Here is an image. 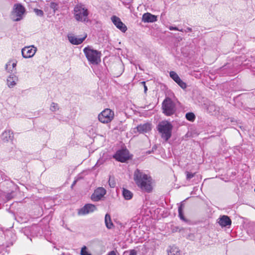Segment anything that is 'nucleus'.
I'll use <instances>...</instances> for the list:
<instances>
[{
    "mask_svg": "<svg viewBox=\"0 0 255 255\" xmlns=\"http://www.w3.org/2000/svg\"><path fill=\"white\" fill-rule=\"evenodd\" d=\"M17 61L15 60L12 59L9 60L5 66V70L8 73H12L14 70L16 66Z\"/></svg>",
    "mask_w": 255,
    "mask_h": 255,
    "instance_id": "nucleus-18",
    "label": "nucleus"
},
{
    "mask_svg": "<svg viewBox=\"0 0 255 255\" xmlns=\"http://www.w3.org/2000/svg\"><path fill=\"white\" fill-rule=\"evenodd\" d=\"M109 184L110 186L112 188L115 187L116 185V183L115 182L114 178L111 177V176L109 177Z\"/></svg>",
    "mask_w": 255,
    "mask_h": 255,
    "instance_id": "nucleus-32",
    "label": "nucleus"
},
{
    "mask_svg": "<svg viewBox=\"0 0 255 255\" xmlns=\"http://www.w3.org/2000/svg\"><path fill=\"white\" fill-rule=\"evenodd\" d=\"M218 223L221 227H225L230 226L232 221L228 216L223 215L219 218Z\"/></svg>",
    "mask_w": 255,
    "mask_h": 255,
    "instance_id": "nucleus-13",
    "label": "nucleus"
},
{
    "mask_svg": "<svg viewBox=\"0 0 255 255\" xmlns=\"http://www.w3.org/2000/svg\"><path fill=\"white\" fill-rule=\"evenodd\" d=\"M186 179L187 180H190V179H191L195 176V173H192L188 171H186Z\"/></svg>",
    "mask_w": 255,
    "mask_h": 255,
    "instance_id": "nucleus-34",
    "label": "nucleus"
},
{
    "mask_svg": "<svg viewBox=\"0 0 255 255\" xmlns=\"http://www.w3.org/2000/svg\"><path fill=\"white\" fill-rule=\"evenodd\" d=\"M178 31H181V32H183L184 31L183 29H179V30H177Z\"/></svg>",
    "mask_w": 255,
    "mask_h": 255,
    "instance_id": "nucleus-41",
    "label": "nucleus"
},
{
    "mask_svg": "<svg viewBox=\"0 0 255 255\" xmlns=\"http://www.w3.org/2000/svg\"><path fill=\"white\" fill-rule=\"evenodd\" d=\"M25 11V8L21 4H15L12 11V18L13 20L18 21L22 19Z\"/></svg>",
    "mask_w": 255,
    "mask_h": 255,
    "instance_id": "nucleus-6",
    "label": "nucleus"
},
{
    "mask_svg": "<svg viewBox=\"0 0 255 255\" xmlns=\"http://www.w3.org/2000/svg\"><path fill=\"white\" fill-rule=\"evenodd\" d=\"M178 214H179V217L183 221H185V219L184 218V216L183 215V205H181L178 207Z\"/></svg>",
    "mask_w": 255,
    "mask_h": 255,
    "instance_id": "nucleus-26",
    "label": "nucleus"
},
{
    "mask_svg": "<svg viewBox=\"0 0 255 255\" xmlns=\"http://www.w3.org/2000/svg\"><path fill=\"white\" fill-rule=\"evenodd\" d=\"M157 20V16L149 12L144 13L142 17V21L144 22H153Z\"/></svg>",
    "mask_w": 255,
    "mask_h": 255,
    "instance_id": "nucleus-14",
    "label": "nucleus"
},
{
    "mask_svg": "<svg viewBox=\"0 0 255 255\" xmlns=\"http://www.w3.org/2000/svg\"><path fill=\"white\" fill-rule=\"evenodd\" d=\"M1 138L4 141H12L14 138L13 132L10 129L5 130L2 133Z\"/></svg>",
    "mask_w": 255,
    "mask_h": 255,
    "instance_id": "nucleus-17",
    "label": "nucleus"
},
{
    "mask_svg": "<svg viewBox=\"0 0 255 255\" xmlns=\"http://www.w3.org/2000/svg\"><path fill=\"white\" fill-rule=\"evenodd\" d=\"M83 52L90 63L97 65L101 62V53L100 51L88 46L83 49Z\"/></svg>",
    "mask_w": 255,
    "mask_h": 255,
    "instance_id": "nucleus-4",
    "label": "nucleus"
},
{
    "mask_svg": "<svg viewBox=\"0 0 255 255\" xmlns=\"http://www.w3.org/2000/svg\"><path fill=\"white\" fill-rule=\"evenodd\" d=\"M74 16L77 21L86 22L88 20L89 11L85 6L81 3L76 5L73 10Z\"/></svg>",
    "mask_w": 255,
    "mask_h": 255,
    "instance_id": "nucleus-2",
    "label": "nucleus"
},
{
    "mask_svg": "<svg viewBox=\"0 0 255 255\" xmlns=\"http://www.w3.org/2000/svg\"><path fill=\"white\" fill-rule=\"evenodd\" d=\"M129 255H136V252L134 250H131Z\"/></svg>",
    "mask_w": 255,
    "mask_h": 255,
    "instance_id": "nucleus-37",
    "label": "nucleus"
},
{
    "mask_svg": "<svg viewBox=\"0 0 255 255\" xmlns=\"http://www.w3.org/2000/svg\"><path fill=\"white\" fill-rule=\"evenodd\" d=\"M163 113L166 116H169L174 114L176 111L175 103L169 98H166L162 104Z\"/></svg>",
    "mask_w": 255,
    "mask_h": 255,
    "instance_id": "nucleus-5",
    "label": "nucleus"
},
{
    "mask_svg": "<svg viewBox=\"0 0 255 255\" xmlns=\"http://www.w3.org/2000/svg\"><path fill=\"white\" fill-rule=\"evenodd\" d=\"M181 88L184 89L186 88V84L180 78L178 79L176 81H175Z\"/></svg>",
    "mask_w": 255,
    "mask_h": 255,
    "instance_id": "nucleus-28",
    "label": "nucleus"
},
{
    "mask_svg": "<svg viewBox=\"0 0 255 255\" xmlns=\"http://www.w3.org/2000/svg\"><path fill=\"white\" fill-rule=\"evenodd\" d=\"M106 194V190L103 187H99L95 190L91 195V200L94 202L99 201L102 199Z\"/></svg>",
    "mask_w": 255,
    "mask_h": 255,
    "instance_id": "nucleus-10",
    "label": "nucleus"
},
{
    "mask_svg": "<svg viewBox=\"0 0 255 255\" xmlns=\"http://www.w3.org/2000/svg\"><path fill=\"white\" fill-rule=\"evenodd\" d=\"M184 31L185 32H191L192 31V28L190 27H187L185 30H184Z\"/></svg>",
    "mask_w": 255,
    "mask_h": 255,
    "instance_id": "nucleus-38",
    "label": "nucleus"
},
{
    "mask_svg": "<svg viewBox=\"0 0 255 255\" xmlns=\"http://www.w3.org/2000/svg\"><path fill=\"white\" fill-rule=\"evenodd\" d=\"M34 11L37 15L39 16H42L44 14L43 11L41 9L34 8Z\"/></svg>",
    "mask_w": 255,
    "mask_h": 255,
    "instance_id": "nucleus-33",
    "label": "nucleus"
},
{
    "mask_svg": "<svg viewBox=\"0 0 255 255\" xmlns=\"http://www.w3.org/2000/svg\"><path fill=\"white\" fill-rule=\"evenodd\" d=\"M111 20L115 25L122 32H125L127 30V26L124 24L120 18L115 15L111 17Z\"/></svg>",
    "mask_w": 255,
    "mask_h": 255,
    "instance_id": "nucleus-12",
    "label": "nucleus"
},
{
    "mask_svg": "<svg viewBox=\"0 0 255 255\" xmlns=\"http://www.w3.org/2000/svg\"><path fill=\"white\" fill-rule=\"evenodd\" d=\"M87 37V35H85L82 38H78L73 35H69L68 36V40L72 44L74 45H78L83 42Z\"/></svg>",
    "mask_w": 255,
    "mask_h": 255,
    "instance_id": "nucleus-15",
    "label": "nucleus"
},
{
    "mask_svg": "<svg viewBox=\"0 0 255 255\" xmlns=\"http://www.w3.org/2000/svg\"><path fill=\"white\" fill-rule=\"evenodd\" d=\"M123 195L126 200H130L132 197V193L128 190L123 189Z\"/></svg>",
    "mask_w": 255,
    "mask_h": 255,
    "instance_id": "nucleus-23",
    "label": "nucleus"
},
{
    "mask_svg": "<svg viewBox=\"0 0 255 255\" xmlns=\"http://www.w3.org/2000/svg\"><path fill=\"white\" fill-rule=\"evenodd\" d=\"M168 255H180L179 249L175 246L170 247V250L168 252Z\"/></svg>",
    "mask_w": 255,
    "mask_h": 255,
    "instance_id": "nucleus-22",
    "label": "nucleus"
},
{
    "mask_svg": "<svg viewBox=\"0 0 255 255\" xmlns=\"http://www.w3.org/2000/svg\"><path fill=\"white\" fill-rule=\"evenodd\" d=\"M56 4L54 2H51L50 4V7L54 9L56 8Z\"/></svg>",
    "mask_w": 255,
    "mask_h": 255,
    "instance_id": "nucleus-36",
    "label": "nucleus"
},
{
    "mask_svg": "<svg viewBox=\"0 0 255 255\" xmlns=\"http://www.w3.org/2000/svg\"><path fill=\"white\" fill-rule=\"evenodd\" d=\"M173 126L172 124L166 121H162L159 123L157 126V130L162 138L167 141L171 136Z\"/></svg>",
    "mask_w": 255,
    "mask_h": 255,
    "instance_id": "nucleus-3",
    "label": "nucleus"
},
{
    "mask_svg": "<svg viewBox=\"0 0 255 255\" xmlns=\"http://www.w3.org/2000/svg\"><path fill=\"white\" fill-rule=\"evenodd\" d=\"M142 83H143L144 84V92H146V91L147 90V88L145 85V82H142Z\"/></svg>",
    "mask_w": 255,
    "mask_h": 255,
    "instance_id": "nucleus-40",
    "label": "nucleus"
},
{
    "mask_svg": "<svg viewBox=\"0 0 255 255\" xmlns=\"http://www.w3.org/2000/svg\"><path fill=\"white\" fill-rule=\"evenodd\" d=\"M136 129L139 133H146L151 129V124L150 123L140 124L137 126Z\"/></svg>",
    "mask_w": 255,
    "mask_h": 255,
    "instance_id": "nucleus-16",
    "label": "nucleus"
},
{
    "mask_svg": "<svg viewBox=\"0 0 255 255\" xmlns=\"http://www.w3.org/2000/svg\"><path fill=\"white\" fill-rule=\"evenodd\" d=\"M113 157L118 161L125 162L129 158V152L127 149H121L118 150Z\"/></svg>",
    "mask_w": 255,
    "mask_h": 255,
    "instance_id": "nucleus-8",
    "label": "nucleus"
},
{
    "mask_svg": "<svg viewBox=\"0 0 255 255\" xmlns=\"http://www.w3.org/2000/svg\"><path fill=\"white\" fill-rule=\"evenodd\" d=\"M81 255H92V254L89 253L88 251V248L86 246H83L81 249L80 252Z\"/></svg>",
    "mask_w": 255,
    "mask_h": 255,
    "instance_id": "nucleus-25",
    "label": "nucleus"
},
{
    "mask_svg": "<svg viewBox=\"0 0 255 255\" xmlns=\"http://www.w3.org/2000/svg\"><path fill=\"white\" fill-rule=\"evenodd\" d=\"M185 117L187 120L191 122L194 121L195 119V115L193 113H187Z\"/></svg>",
    "mask_w": 255,
    "mask_h": 255,
    "instance_id": "nucleus-24",
    "label": "nucleus"
},
{
    "mask_svg": "<svg viewBox=\"0 0 255 255\" xmlns=\"http://www.w3.org/2000/svg\"><path fill=\"white\" fill-rule=\"evenodd\" d=\"M105 224L107 228L112 229L114 225L112 222L111 216L109 214H106L105 218Z\"/></svg>",
    "mask_w": 255,
    "mask_h": 255,
    "instance_id": "nucleus-21",
    "label": "nucleus"
},
{
    "mask_svg": "<svg viewBox=\"0 0 255 255\" xmlns=\"http://www.w3.org/2000/svg\"><path fill=\"white\" fill-rule=\"evenodd\" d=\"M97 209V208L95 205L92 204H87L79 210L78 213L79 215H85L93 213Z\"/></svg>",
    "mask_w": 255,
    "mask_h": 255,
    "instance_id": "nucleus-11",
    "label": "nucleus"
},
{
    "mask_svg": "<svg viewBox=\"0 0 255 255\" xmlns=\"http://www.w3.org/2000/svg\"><path fill=\"white\" fill-rule=\"evenodd\" d=\"M170 77L174 81H176L178 79L180 78L177 73L174 71H171L169 73Z\"/></svg>",
    "mask_w": 255,
    "mask_h": 255,
    "instance_id": "nucleus-30",
    "label": "nucleus"
},
{
    "mask_svg": "<svg viewBox=\"0 0 255 255\" xmlns=\"http://www.w3.org/2000/svg\"><path fill=\"white\" fill-rule=\"evenodd\" d=\"M204 106L206 108L207 111L212 114L217 109V107L212 102H209L208 105L207 104H204Z\"/></svg>",
    "mask_w": 255,
    "mask_h": 255,
    "instance_id": "nucleus-20",
    "label": "nucleus"
},
{
    "mask_svg": "<svg viewBox=\"0 0 255 255\" xmlns=\"http://www.w3.org/2000/svg\"><path fill=\"white\" fill-rule=\"evenodd\" d=\"M50 110L52 112H56L59 110V106L57 103H52L50 106Z\"/></svg>",
    "mask_w": 255,
    "mask_h": 255,
    "instance_id": "nucleus-31",
    "label": "nucleus"
},
{
    "mask_svg": "<svg viewBox=\"0 0 255 255\" xmlns=\"http://www.w3.org/2000/svg\"><path fill=\"white\" fill-rule=\"evenodd\" d=\"M181 88L184 89L186 88V84L180 78L178 79L176 81H175Z\"/></svg>",
    "mask_w": 255,
    "mask_h": 255,
    "instance_id": "nucleus-27",
    "label": "nucleus"
},
{
    "mask_svg": "<svg viewBox=\"0 0 255 255\" xmlns=\"http://www.w3.org/2000/svg\"><path fill=\"white\" fill-rule=\"evenodd\" d=\"M114 117V112L110 109H106L98 116L99 120L102 123L111 122Z\"/></svg>",
    "mask_w": 255,
    "mask_h": 255,
    "instance_id": "nucleus-7",
    "label": "nucleus"
},
{
    "mask_svg": "<svg viewBox=\"0 0 255 255\" xmlns=\"http://www.w3.org/2000/svg\"><path fill=\"white\" fill-rule=\"evenodd\" d=\"M37 51L36 47L33 45L25 46L21 50L22 55L24 58L32 57Z\"/></svg>",
    "mask_w": 255,
    "mask_h": 255,
    "instance_id": "nucleus-9",
    "label": "nucleus"
},
{
    "mask_svg": "<svg viewBox=\"0 0 255 255\" xmlns=\"http://www.w3.org/2000/svg\"><path fill=\"white\" fill-rule=\"evenodd\" d=\"M107 255H116V252L114 251L109 252Z\"/></svg>",
    "mask_w": 255,
    "mask_h": 255,
    "instance_id": "nucleus-39",
    "label": "nucleus"
},
{
    "mask_svg": "<svg viewBox=\"0 0 255 255\" xmlns=\"http://www.w3.org/2000/svg\"><path fill=\"white\" fill-rule=\"evenodd\" d=\"M133 179L137 185L142 190L150 192L152 190L151 177L145 174L142 170L137 169L133 174Z\"/></svg>",
    "mask_w": 255,
    "mask_h": 255,
    "instance_id": "nucleus-1",
    "label": "nucleus"
},
{
    "mask_svg": "<svg viewBox=\"0 0 255 255\" xmlns=\"http://www.w3.org/2000/svg\"><path fill=\"white\" fill-rule=\"evenodd\" d=\"M181 88L184 89L186 88V84L180 78L178 79L176 81H175Z\"/></svg>",
    "mask_w": 255,
    "mask_h": 255,
    "instance_id": "nucleus-29",
    "label": "nucleus"
},
{
    "mask_svg": "<svg viewBox=\"0 0 255 255\" xmlns=\"http://www.w3.org/2000/svg\"><path fill=\"white\" fill-rule=\"evenodd\" d=\"M75 183H76V181H75L73 182V184H72V186H73L75 184Z\"/></svg>",
    "mask_w": 255,
    "mask_h": 255,
    "instance_id": "nucleus-42",
    "label": "nucleus"
},
{
    "mask_svg": "<svg viewBox=\"0 0 255 255\" xmlns=\"http://www.w3.org/2000/svg\"><path fill=\"white\" fill-rule=\"evenodd\" d=\"M168 28L170 30H179V28H177V27H174V26H169Z\"/></svg>",
    "mask_w": 255,
    "mask_h": 255,
    "instance_id": "nucleus-35",
    "label": "nucleus"
},
{
    "mask_svg": "<svg viewBox=\"0 0 255 255\" xmlns=\"http://www.w3.org/2000/svg\"><path fill=\"white\" fill-rule=\"evenodd\" d=\"M18 78L14 74H10L7 79V85L9 88H13L16 85Z\"/></svg>",
    "mask_w": 255,
    "mask_h": 255,
    "instance_id": "nucleus-19",
    "label": "nucleus"
}]
</instances>
